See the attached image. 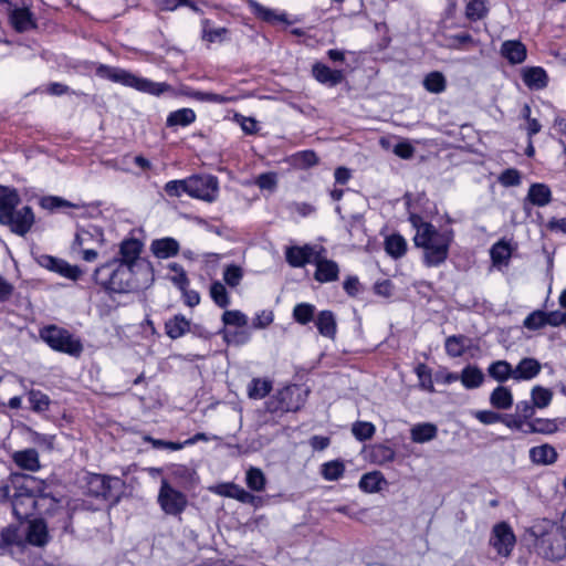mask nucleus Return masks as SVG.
Segmentation results:
<instances>
[{
    "label": "nucleus",
    "mask_w": 566,
    "mask_h": 566,
    "mask_svg": "<svg viewBox=\"0 0 566 566\" xmlns=\"http://www.w3.org/2000/svg\"><path fill=\"white\" fill-rule=\"evenodd\" d=\"M523 81L530 88L541 90L547 85V74L542 67H527L524 70Z\"/></svg>",
    "instance_id": "29"
},
{
    "label": "nucleus",
    "mask_w": 566,
    "mask_h": 566,
    "mask_svg": "<svg viewBox=\"0 0 566 566\" xmlns=\"http://www.w3.org/2000/svg\"><path fill=\"white\" fill-rule=\"evenodd\" d=\"M291 163L294 167L306 169L318 163V157L313 150H304L292 156Z\"/></svg>",
    "instance_id": "45"
},
{
    "label": "nucleus",
    "mask_w": 566,
    "mask_h": 566,
    "mask_svg": "<svg viewBox=\"0 0 566 566\" xmlns=\"http://www.w3.org/2000/svg\"><path fill=\"white\" fill-rule=\"evenodd\" d=\"M316 265L314 279L319 283L334 282L338 280L339 268L333 260H328L324 255H317L313 259Z\"/></svg>",
    "instance_id": "18"
},
{
    "label": "nucleus",
    "mask_w": 566,
    "mask_h": 566,
    "mask_svg": "<svg viewBox=\"0 0 566 566\" xmlns=\"http://www.w3.org/2000/svg\"><path fill=\"white\" fill-rule=\"evenodd\" d=\"M539 553L549 560H560L566 557V530L553 527L544 533L537 543Z\"/></svg>",
    "instance_id": "9"
},
{
    "label": "nucleus",
    "mask_w": 566,
    "mask_h": 566,
    "mask_svg": "<svg viewBox=\"0 0 566 566\" xmlns=\"http://www.w3.org/2000/svg\"><path fill=\"white\" fill-rule=\"evenodd\" d=\"M191 331L190 322L181 314H177L165 323V332L171 339H177Z\"/></svg>",
    "instance_id": "24"
},
{
    "label": "nucleus",
    "mask_w": 566,
    "mask_h": 566,
    "mask_svg": "<svg viewBox=\"0 0 566 566\" xmlns=\"http://www.w3.org/2000/svg\"><path fill=\"white\" fill-rule=\"evenodd\" d=\"M530 457L533 462L538 464H551L555 462L557 458L556 450L548 444L534 447L530 450Z\"/></svg>",
    "instance_id": "33"
},
{
    "label": "nucleus",
    "mask_w": 566,
    "mask_h": 566,
    "mask_svg": "<svg viewBox=\"0 0 566 566\" xmlns=\"http://www.w3.org/2000/svg\"><path fill=\"white\" fill-rule=\"evenodd\" d=\"M500 182L505 187L518 186L521 184L520 171L513 168L504 170L500 176Z\"/></svg>",
    "instance_id": "62"
},
{
    "label": "nucleus",
    "mask_w": 566,
    "mask_h": 566,
    "mask_svg": "<svg viewBox=\"0 0 566 566\" xmlns=\"http://www.w3.org/2000/svg\"><path fill=\"white\" fill-rule=\"evenodd\" d=\"M38 263L52 272L60 274L72 281H77L83 271L77 265H72L63 259H59L52 255L42 254L38 259Z\"/></svg>",
    "instance_id": "15"
},
{
    "label": "nucleus",
    "mask_w": 566,
    "mask_h": 566,
    "mask_svg": "<svg viewBox=\"0 0 566 566\" xmlns=\"http://www.w3.org/2000/svg\"><path fill=\"white\" fill-rule=\"evenodd\" d=\"M345 465L342 461L334 460L322 465V475L327 481H336L343 476Z\"/></svg>",
    "instance_id": "49"
},
{
    "label": "nucleus",
    "mask_w": 566,
    "mask_h": 566,
    "mask_svg": "<svg viewBox=\"0 0 566 566\" xmlns=\"http://www.w3.org/2000/svg\"><path fill=\"white\" fill-rule=\"evenodd\" d=\"M103 242L102 229L96 226H88L87 228L77 229L72 249L76 251L77 248H94L95 245H102Z\"/></svg>",
    "instance_id": "17"
},
{
    "label": "nucleus",
    "mask_w": 566,
    "mask_h": 566,
    "mask_svg": "<svg viewBox=\"0 0 566 566\" xmlns=\"http://www.w3.org/2000/svg\"><path fill=\"white\" fill-rule=\"evenodd\" d=\"M490 253L494 265L504 264L511 258V248L506 242L499 241L491 248Z\"/></svg>",
    "instance_id": "46"
},
{
    "label": "nucleus",
    "mask_w": 566,
    "mask_h": 566,
    "mask_svg": "<svg viewBox=\"0 0 566 566\" xmlns=\"http://www.w3.org/2000/svg\"><path fill=\"white\" fill-rule=\"evenodd\" d=\"M515 535L507 523L502 522L494 525L490 545L496 549L499 555L509 557L515 545Z\"/></svg>",
    "instance_id": "14"
},
{
    "label": "nucleus",
    "mask_w": 566,
    "mask_h": 566,
    "mask_svg": "<svg viewBox=\"0 0 566 566\" xmlns=\"http://www.w3.org/2000/svg\"><path fill=\"white\" fill-rule=\"evenodd\" d=\"M382 484H386V480L379 471L366 473L359 481V488L368 493L380 491Z\"/></svg>",
    "instance_id": "37"
},
{
    "label": "nucleus",
    "mask_w": 566,
    "mask_h": 566,
    "mask_svg": "<svg viewBox=\"0 0 566 566\" xmlns=\"http://www.w3.org/2000/svg\"><path fill=\"white\" fill-rule=\"evenodd\" d=\"M315 306L310 303H298L293 308V318L301 325H306L315 317Z\"/></svg>",
    "instance_id": "42"
},
{
    "label": "nucleus",
    "mask_w": 566,
    "mask_h": 566,
    "mask_svg": "<svg viewBox=\"0 0 566 566\" xmlns=\"http://www.w3.org/2000/svg\"><path fill=\"white\" fill-rule=\"evenodd\" d=\"M525 200L533 206L545 207L552 201V191L545 184H533Z\"/></svg>",
    "instance_id": "26"
},
{
    "label": "nucleus",
    "mask_w": 566,
    "mask_h": 566,
    "mask_svg": "<svg viewBox=\"0 0 566 566\" xmlns=\"http://www.w3.org/2000/svg\"><path fill=\"white\" fill-rule=\"evenodd\" d=\"M423 86L430 93H442L447 86L446 77L440 72H431L424 77Z\"/></svg>",
    "instance_id": "43"
},
{
    "label": "nucleus",
    "mask_w": 566,
    "mask_h": 566,
    "mask_svg": "<svg viewBox=\"0 0 566 566\" xmlns=\"http://www.w3.org/2000/svg\"><path fill=\"white\" fill-rule=\"evenodd\" d=\"M40 337L54 350L80 356L83 352V345L78 338H75L69 331L49 325L40 331Z\"/></svg>",
    "instance_id": "7"
},
{
    "label": "nucleus",
    "mask_w": 566,
    "mask_h": 566,
    "mask_svg": "<svg viewBox=\"0 0 566 566\" xmlns=\"http://www.w3.org/2000/svg\"><path fill=\"white\" fill-rule=\"evenodd\" d=\"M165 191L170 197H180L187 193V179L168 181Z\"/></svg>",
    "instance_id": "61"
},
{
    "label": "nucleus",
    "mask_w": 566,
    "mask_h": 566,
    "mask_svg": "<svg viewBox=\"0 0 566 566\" xmlns=\"http://www.w3.org/2000/svg\"><path fill=\"white\" fill-rule=\"evenodd\" d=\"M20 532L23 534V542L21 551L17 553H23L28 544L42 547L49 542L48 525L42 518H34L28 521L27 525L19 524Z\"/></svg>",
    "instance_id": "12"
},
{
    "label": "nucleus",
    "mask_w": 566,
    "mask_h": 566,
    "mask_svg": "<svg viewBox=\"0 0 566 566\" xmlns=\"http://www.w3.org/2000/svg\"><path fill=\"white\" fill-rule=\"evenodd\" d=\"M179 242L174 238L156 239L150 244V251L158 259H168L179 253Z\"/></svg>",
    "instance_id": "20"
},
{
    "label": "nucleus",
    "mask_w": 566,
    "mask_h": 566,
    "mask_svg": "<svg viewBox=\"0 0 566 566\" xmlns=\"http://www.w3.org/2000/svg\"><path fill=\"white\" fill-rule=\"evenodd\" d=\"M375 426L371 422L357 421L353 424L352 432L359 441H366L375 434Z\"/></svg>",
    "instance_id": "54"
},
{
    "label": "nucleus",
    "mask_w": 566,
    "mask_h": 566,
    "mask_svg": "<svg viewBox=\"0 0 566 566\" xmlns=\"http://www.w3.org/2000/svg\"><path fill=\"white\" fill-rule=\"evenodd\" d=\"M157 501L166 514L174 516L180 515L188 504L187 496L172 488L167 479L161 480Z\"/></svg>",
    "instance_id": "10"
},
{
    "label": "nucleus",
    "mask_w": 566,
    "mask_h": 566,
    "mask_svg": "<svg viewBox=\"0 0 566 566\" xmlns=\"http://www.w3.org/2000/svg\"><path fill=\"white\" fill-rule=\"evenodd\" d=\"M532 402L536 408H546L553 398V392L542 386H535L531 392Z\"/></svg>",
    "instance_id": "50"
},
{
    "label": "nucleus",
    "mask_w": 566,
    "mask_h": 566,
    "mask_svg": "<svg viewBox=\"0 0 566 566\" xmlns=\"http://www.w3.org/2000/svg\"><path fill=\"white\" fill-rule=\"evenodd\" d=\"M0 196V224L8 227L14 234L24 237L34 223V213L31 207H17L21 198L15 189H6Z\"/></svg>",
    "instance_id": "4"
},
{
    "label": "nucleus",
    "mask_w": 566,
    "mask_h": 566,
    "mask_svg": "<svg viewBox=\"0 0 566 566\" xmlns=\"http://www.w3.org/2000/svg\"><path fill=\"white\" fill-rule=\"evenodd\" d=\"M224 325L243 327L248 324L247 316L240 311H226L222 315Z\"/></svg>",
    "instance_id": "60"
},
{
    "label": "nucleus",
    "mask_w": 566,
    "mask_h": 566,
    "mask_svg": "<svg viewBox=\"0 0 566 566\" xmlns=\"http://www.w3.org/2000/svg\"><path fill=\"white\" fill-rule=\"evenodd\" d=\"M546 312L536 310L532 312L523 322V326L530 331H537L546 326Z\"/></svg>",
    "instance_id": "57"
},
{
    "label": "nucleus",
    "mask_w": 566,
    "mask_h": 566,
    "mask_svg": "<svg viewBox=\"0 0 566 566\" xmlns=\"http://www.w3.org/2000/svg\"><path fill=\"white\" fill-rule=\"evenodd\" d=\"M438 428L430 422L417 423L410 429V438L415 443H426L437 438Z\"/></svg>",
    "instance_id": "27"
},
{
    "label": "nucleus",
    "mask_w": 566,
    "mask_h": 566,
    "mask_svg": "<svg viewBox=\"0 0 566 566\" xmlns=\"http://www.w3.org/2000/svg\"><path fill=\"white\" fill-rule=\"evenodd\" d=\"M218 179L210 175L187 178V195L192 198L212 202L218 195Z\"/></svg>",
    "instance_id": "11"
},
{
    "label": "nucleus",
    "mask_w": 566,
    "mask_h": 566,
    "mask_svg": "<svg viewBox=\"0 0 566 566\" xmlns=\"http://www.w3.org/2000/svg\"><path fill=\"white\" fill-rule=\"evenodd\" d=\"M312 75L314 78L327 86H336L344 81V73L340 70H332L327 65L316 62L312 66Z\"/></svg>",
    "instance_id": "19"
},
{
    "label": "nucleus",
    "mask_w": 566,
    "mask_h": 566,
    "mask_svg": "<svg viewBox=\"0 0 566 566\" xmlns=\"http://www.w3.org/2000/svg\"><path fill=\"white\" fill-rule=\"evenodd\" d=\"M23 542V534L20 532V527L15 524L0 531V555L10 554L14 555L17 551H21Z\"/></svg>",
    "instance_id": "16"
},
{
    "label": "nucleus",
    "mask_w": 566,
    "mask_h": 566,
    "mask_svg": "<svg viewBox=\"0 0 566 566\" xmlns=\"http://www.w3.org/2000/svg\"><path fill=\"white\" fill-rule=\"evenodd\" d=\"M310 390L301 385H290L266 401L269 412H295L305 403Z\"/></svg>",
    "instance_id": "6"
},
{
    "label": "nucleus",
    "mask_w": 566,
    "mask_h": 566,
    "mask_svg": "<svg viewBox=\"0 0 566 566\" xmlns=\"http://www.w3.org/2000/svg\"><path fill=\"white\" fill-rule=\"evenodd\" d=\"M490 403L496 409H510L513 405L511 390L507 387L497 386L490 395Z\"/></svg>",
    "instance_id": "30"
},
{
    "label": "nucleus",
    "mask_w": 566,
    "mask_h": 566,
    "mask_svg": "<svg viewBox=\"0 0 566 566\" xmlns=\"http://www.w3.org/2000/svg\"><path fill=\"white\" fill-rule=\"evenodd\" d=\"M452 241V230L439 231L433 224L424 226L413 238L415 245L423 249V263L427 266L442 264L448 259Z\"/></svg>",
    "instance_id": "3"
},
{
    "label": "nucleus",
    "mask_w": 566,
    "mask_h": 566,
    "mask_svg": "<svg viewBox=\"0 0 566 566\" xmlns=\"http://www.w3.org/2000/svg\"><path fill=\"white\" fill-rule=\"evenodd\" d=\"M484 378L483 371L476 365L465 366L460 374V380L467 389L481 387Z\"/></svg>",
    "instance_id": "28"
},
{
    "label": "nucleus",
    "mask_w": 566,
    "mask_h": 566,
    "mask_svg": "<svg viewBox=\"0 0 566 566\" xmlns=\"http://www.w3.org/2000/svg\"><path fill=\"white\" fill-rule=\"evenodd\" d=\"M276 174L274 172L261 174L255 180V184L260 189L268 190H274L276 187Z\"/></svg>",
    "instance_id": "63"
},
{
    "label": "nucleus",
    "mask_w": 566,
    "mask_h": 566,
    "mask_svg": "<svg viewBox=\"0 0 566 566\" xmlns=\"http://www.w3.org/2000/svg\"><path fill=\"white\" fill-rule=\"evenodd\" d=\"M448 48L452 50H470L472 48H475L480 44L479 40H475L470 33L468 32H460L457 34H452L448 36Z\"/></svg>",
    "instance_id": "34"
},
{
    "label": "nucleus",
    "mask_w": 566,
    "mask_h": 566,
    "mask_svg": "<svg viewBox=\"0 0 566 566\" xmlns=\"http://www.w3.org/2000/svg\"><path fill=\"white\" fill-rule=\"evenodd\" d=\"M243 277V270L235 264L227 265L223 271V280L230 287H237Z\"/></svg>",
    "instance_id": "56"
},
{
    "label": "nucleus",
    "mask_w": 566,
    "mask_h": 566,
    "mask_svg": "<svg viewBox=\"0 0 566 566\" xmlns=\"http://www.w3.org/2000/svg\"><path fill=\"white\" fill-rule=\"evenodd\" d=\"M13 459L17 465L24 470L36 471L40 468L39 454L34 449L15 452Z\"/></svg>",
    "instance_id": "31"
},
{
    "label": "nucleus",
    "mask_w": 566,
    "mask_h": 566,
    "mask_svg": "<svg viewBox=\"0 0 566 566\" xmlns=\"http://www.w3.org/2000/svg\"><path fill=\"white\" fill-rule=\"evenodd\" d=\"M94 281L115 293H129L149 287L154 283V273L138 274L132 266L108 261L98 266L93 274Z\"/></svg>",
    "instance_id": "1"
},
{
    "label": "nucleus",
    "mask_w": 566,
    "mask_h": 566,
    "mask_svg": "<svg viewBox=\"0 0 566 566\" xmlns=\"http://www.w3.org/2000/svg\"><path fill=\"white\" fill-rule=\"evenodd\" d=\"M285 258L289 264L293 268H302L306 264L304 253L301 247H291L286 249Z\"/></svg>",
    "instance_id": "59"
},
{
    "label": "nucleus",
    "mask_w": 566,
    "mask_h": 566,
    "mask_svg": "<svg viewBox=\"0 0 566 566\" xmlns=\"http://www.w3.org/2000/svg\"><path fill=\"white\" fill-rule=\"evenodd\" d=\"M488 374L491 378L499 382H504L509 378L514 379V371L511 364L506 360H496L488 368Z\"/></svg>",
    "instance_id": "32"
},
{
    "label": "nucleus",
    "mask_w": 566,
    "mask_h": 566,
    "mask_svg": "<svg viewBox=\"0 0 566 566\" xmlns=\"http://www.w3.org/2000/svg\"><path fill=\"white\" fill-rule=\"evenodd\" d=\"M227 489L228 491L223 493L226 496L235 499L242 503L254 505L255 501L259 500V497L237 484L230 483L227 485Z\"/></svg>",
    "instance_id": "48"
},
{
    "label": "nucleus",
    "mask_w": 566,
    "mask_h": 566,
    "mask_svg": "<svg viewBox=\"0 0 566 566\" xmlns=\"http://www.w3.org/2000/svg\"><path fill=\"white\" fill-rule=\"evenodd\" d=\"M315 326L318 333L329 339H334L337 332L336 317L332 311H321L315 317Z\"/></svg>",
    "instance_id": "22"
},
{
    "label": "nucleus",
    "mask_w": 566,
    "mask_h": 566,
    "mask_svg": "<svg viewBox=\"0 0 566 566\" xmlns=\"http://www.w3.org/2000/svg\"><path fill=\"white\" fill-rule=\"evenodd\" d=\"M196 120V113L191 108H181L171 112L167 117V126H188Z\"/></svg>",
    "instance_id": "38"
},
{
    "label": "nucleus",
    "mask_w": 566,
    "mask_h": 566,
    "mask_svg": "<svg viewBox=\"0 0 566 566\" xmlns=\"http://www.w3.org/2000/svg\"><path fill=\"white\" fill-rule=\"evenodd\" d=\"M250 7L252 8L253 12L265 22L274 23L277 21H286L285 14H277L275 11L263 7L256 1H250Z\"/></svg>",
    "instance_id": "44"
},
{
    "label": "nucleus",
    "mask_w": 566,
    "mask_h": 566,
    "mask_svg": "<svg viewBox=\"0 0 566 566\" xmlns=\"http://www.w3.org/2000/svg\"><path fill=\"white\" fill-rule=\"evenodd\" d=\"M10 21L18 32H25L35 28L33 15L28 8H15L10 13Z\"/></svg>",
    "instance_id": "25"
},
{
    "label": "nucleus",
    "mask_w": 566,
    "mask_h": 566,
    "mask_svg": "<svg viewBox=\"0 0 566 566\" xmlns=\"http://www.w3.org/2000/svg\"><path fill=\"white\" fill-rule=\"evenodd\" d=\"M143 248L144 244L140 240L125 239L119 244L118 256L111 261H118L119 264L132 266L138 274L154 273L151 263L140 256Z\"/></svg>",
    "instance_id": "8"
},
{
    "label": "nucleus",
    "mask_w": 566,
    "mask_h": 566,
    "mask_svg": "<svg viewBox=\"0 0 566 566\" xmlns=\"http://www.w3.org/2000/svg\"><path fill=\"white\" fill-rule=\"evenodd\" d=\"M248 488L254 492H262L265 489L266 479L261 469L251 467L245 474Z\"/></svg>",
    "instance_id": "41"
},
{
    "label": "nucleus",
    "mask_w": 566,
    "mask_h": 566,
    "mask_svg": "<svg viewBox=\"0 0 566 566\" xmlns=\"http://www.w3.org/2000/svg\"><path fill=\"white\" fill-rule=\"evenodd\" d=\"M465 339L467 338L463 335L449 336L446 339V344H444L447 354L453 358L462 356L467 348L465 344H464Z\"/></svg>",
    "instance_id": "47"
},
{
    "label": "nucleus",
    "mask_w": 566,
    "mask_h": 566,
    "mask_svg": "<svg viewBox=\"0 0 566 566\" xmlns=\"http://www.w3.org/2000/svg\"><path fill=\"white\" fill-rule=\"evenodd\" d=\"M29 401L31 409L35 412H42L49 409L50 398L40 390H31L29 392Z\"/></svg>",
    "instance_id": "55"
},
{
    "label": "nucleus",
    "mask_w": 566,
    "mask_h": 566,
    "mask_svg": "<svg viewBox=\"0 0 566 566\" xmlns=\"http://www.w3.org/2000/svg\"><path fill=\"white\" fill-rule=\"evenodd\" d=\"M210 295L213 302L221 308H226L230 303L228 292L224 285L219 281L211 284Z\"/></svg>",
    "instance_id": "52"
},
{
    "label": "nucleus",
    "mask_w": 566,
    "mask_h": 566,
    "mask_svg": "<svg viewBox=\"0 0 566 566\" xmlns=\"http://www.w3.org/2000/svg\"><path fill=\"white\" fill-rule=\"evenodd\" d=\"M385 250L395 259L401 258L406 254L407 242L402 235L397 233L391 234L385 240Z\"/></svg>",
    "instance_id": "35"
},
{
    "label": "nucleus",
    "mask_w": 566,
    "mask_h": 566,
    "mask_svg": "<svg viewBox=\"0 0 566 566\" xmlns=\"http://www.w3.org/2000/svg\"><path fill=\"white\" fill-rule=\"evenodd\" d=\"M169 270L172 271L175 273V275H172L170 277V281L179 289V290H185V287H188L189 285V279L187 276V273L186 271L184 270V268L179 264V263H176V262H172L168 265Z\"/></svg>",
    "instance_id": "58"
},
{
    "label": "nucleus",
    "mask_w": 566,
    "mask_h": 566,
    "mask_svg": "<svg viewBox=\"0 0 566 566\" xmlns=\"http://www.w3.org/2000/svg\"><path fill=\"white\" fill-rule=\"evenodd\" d=\"M120 483L118 478H111L102 474H92L87 478V494L94 497H102L106 501L117 499L113 490Z\"/></svg>",
    "instance_id": "13"
},
{
    "label": "nucleus",
    "mask_w": 566,
    "mask_h": 566,
    "mask_svg": "<svg viewBox=\"0 0 566 566\" xmlns=\"http://www.w3.org/2000/svg\"><path fill=\"white\" fill-rule=\"evenodd\" d=\"M542 369L541 363L532 357H526L520 360L514 371V380H530L535 378Z\"/></svg>",
    "instance_id": "21"
},
{
    "label": "nucleus",
    "mask_w": 566,
    "mask_h": 566,
    "mask_svg": "<svg viewBox=\"0 0 566 566\" xmlns=\"http://www.w3.org/2000/svg\"><path fill=\"white\" fill-rule=\"evenodd\" d=\"M95 74L101 78H106L114 83H119L124 86L155 96L172 92V87L167 83L153 82L148 78L139 77L127 70L106 64H98L96 66Z\"/></svg>",
    "instance_id": "5"
},
{
    "label": "nucleus",
    "mask_w": 566,
    "mask_h": 566,
    "mask_svg": "<svg viewBox=\"0 0 566 566\" xmlns=\"http://www.w3.org/2000/svg\"><path fill=\"white\" fill-rule=\"evenodd\" d=\"M188 96L200 101V102H209L217 104H227L232 102L233 97H228L221 94L210 93V92H201V91H192L187 93Z\"/></svg>",
    "instance_id": "51"
},
{
    "label": "nucleus",
    "mask_w": 566,
    "mask_h": 566,
    "mask_svg": "<svg viewBox=\"0 0 566 566\" xmlns=\"http://www.w3.org/2000/svg\"><path fill=\"white\" fill-rule=\"evenodd\" d=\"M370 460L379 465L392 462L396 457L395 450L386 444L378 443L371 447L369 452Z\"/></svg>",
    "instance_id": "36"
},
{
    "label": "nucleus",
    "mask_w": 566,
    "mask_h": 566,
    "mask_svg": "<svg viewBox=\"0 0 566 566\" xmlns=\"http://www.w3.org/2000/svg\"><path fill=\"white\" fill-rule=\"evenodd\" d=\"M488 14V8L483 0H472L467 4L465 15L471 21L483 19Z\"/></svg>",
    "instance_id": "53"
},
{
    "label": "nucleus",
    "mask_w": 566,
    "mask_h": 566,
    "mask_svg": "<svg viewBox=\"0 0 566 566\" xmlns=\"http://www.w3.org/2000/svg\"><path fill=\"white\" fill-rule=\"evenodd\" d=\"M527 429L524 432L551 434L557 431L558 426L555 420L536 418L526 423Z\"/></svg>",
    "instance_id": "40"
},
{
    "label": "nucleus",
    "mask_w": 566,
    "mask_h": 566,
    "mask_svg": "<svg viewBox=\"0 0 566 566\" xmlns=\"http://www.w3.org/2000/svg\"><path fill=\"white\" fill-rule=\"evenodd\" d=\"M535 406L532 401L523 400L516 403L515 412L524 420H528L535 412Z\"/></svg>",
    "instance_id": "64"
},
{
    "label": "nucleus",
    "mask_w": 566,
    "mask_h": 566,
    "mask_svg": "<svg viewBox=\"0 0 566 566\" xmlns=\"http://www.w3.org/2000/svg\"><path fill=\"white\" fill-rule=\"evenodd\" d=\"M12 483L14 493L12 494L11 504L13 514L18 520H28L36 512V506L43 504V501L52 503L50 494L44 492V488L38 484L35 478L31 475H15Z\"/></svg>",
    "instance_id": "2"
},
{
    "label": "nucleus",
    "mask_w": 566,
    "mask_h": 566,
    "mask_svg": "<svg viewBox=\"0 0 566 566\" xmlns=\"http://www.w3.org/2000/svg\"><path fill=\"white\" fill-rule=\"evenodd\" d=\"M272 390V381L269 379L253 378L248 386L250 399H262Z\"/></svg>",
    "instance_id": "39"
},
{
    "label": "nucleus",
    "mask_w": 566,
    "mask_h": 566,
    "mask_svg": "<svg viewBox=\"0 0 566 566\" xmlns=\"http://www.w3.org/2000/svg\"><path fill=\"white\" fill-rule=\"evenodd\" d=\"M526 46L516 40H509L502 43L501 54L511 63L520 64L526 59Z\"/></svg>",
    "instance_id": "23"
}]
</instances>
